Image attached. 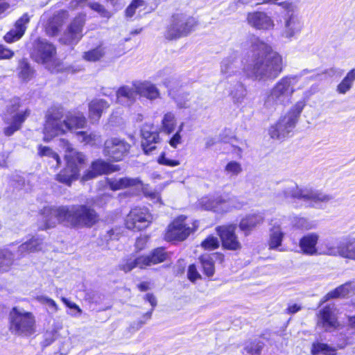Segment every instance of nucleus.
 <instances>
[{"mask_svg": "<svg viewBox=\"0 0 355 355\" xmlns=\"http://www.w3.org/2000/svg\"><path fill=\"white\" fill-rule=\"evenodd\" d=\"M39 229L44 230L54 227L58 222L72 227H90L99 219L96 211L89 206L76 205L59 207H46L40 216Z\"/></svg>", "mask_w": 355, "mask_h": 355, "instance_id": "obj_1", "label": "nucleus"}, {"mask_svg": "<svg viewBox=\"0 0 355 355\" xmlns=\"http://www.w3.org/2000/svg\"><path fill=\"white\" fill-rule=\"evenodd\" d=\"M252 63L244 69L249 77L257 80H274L282 71V57L272 46L255 37L251 42Z\"/></svg>", "mask_w": 355, "mask_h": 355, "instance_id": "obj_2", "label": "nucleus"}, {"mask_svg": "<svg viewBox=\"0 0 355 355\" xmlns=\"http://www.w3.org/2000/svg\"><path fill=\"white\" fill-rule=\"evenodd\" d=\"M64 118V110L61 107L52 108L46 115L44 128V140L49 141L53 137L83 128L86 124V119L81 113L70 114Z\"/></svg>", "mask_w": 355, "mask_h": 355, "instance_id": "obj_3", "label": "nucleus"}, {"mask_svg": "<svg viewBox=\"0 0 355 355\" xmlns=\"http://www.w3.org/2000/svg\"><path fill=\"white\" fill-rule=\"evenodd\" d=\"M297 76H286L279 79L263 98V107L268 112L288 104L295 92V86L298 82Z\"/></svg>", "mask_w": 355, "mask_h": 355, "instance_id": "obj_4", "label": "nucleus"}, {"mask_svg": "<svg viewBox=\"0 0 355 355\" xmlns=\"http://www.w3.org/2000/svg\"><path fill=\"white\" fill-rule=\"evenodd\" d=\"M279 196L286 200L298 199L306 202L311 207L318 208L322 203H327L333 196L309 187H299L294 182H288L282 187Z\"/></svg>", "mask_w": 355, "mask_h": 355, "instance_id": "obj_5", "label": "nucleus"}, {"mask_svg": "<svg viewBox=\"0 0 355 355\" xmlns=\"http://www.w3.org/2000/svg\"><path fill=\"white\" fill-rule=\"evenodd\" d=\"M60 145L65 148L67 166L56 175V180L67 186H71V183L78 178L85 157L73 149L67 140L61 139Z\"/></svg>", "mask_w": 355, "mask_h": 355, "instance_id": "obj_6", "label": "nucleus"}, {"mask_svg": "<svg viewBox=\"0 0 355 355\" xmlns=\"http://www.w3.org/2000/svg\"><path fill=\"white\" fill-rule=\"evenodd\" d=\"M9 330L13 335L29 336L35 332V318L31 312L13 307L9 313Z\"/></svg>", "mask_w": 355, "mask_h": 355, "instance_id": "obj_7", "label": "nucleus"}, {"mask_svg": "<svg viewBox=\"0 0 355 355\" xmlns=\"http://www.w3.org/2000/svg\"><path fill=\"white\" fill-rule=\"evenodd\" d=\"M304 105L305 103L303 101H298L285 115L281 116L277 122L269 129V135L271 138L283 139L288 137L295 127Z\"/></svg>", "mask_w": 355, "mask_h": 355, "instance_id": "obj_8", "label": "nucleus"}, {"mask_svg": "<svg viewBox=\"0 0 355 355\" xmlns=\"http://www.w3.org/2000/svg\"><path fill=\"white\" fill-rule=\"evenodd\" d=\"M196 25L194 18L183 14H177L173 16L170 25L165 32L167 40H176L189 34Z\"/></svg>", "mask_w": 355, "mask_h": 355, "instance_id": "obj_9", "label": "nucleus"}, {"mask_svg": "<svg viewBox=\"0 0 355 355\" xmlns=\"http://www.w3.org/2000/svg\"><path fill=\"white\" fill-rule=\"evenodd\" d=\"M278 4L288 11L284 17V28L281 35L288 40L296 37L302 30L303 23L299 16L294 12V6L288 1Z\"/></svg>", "mask_w": 355, "mask_h": 355, "instance_id": "obj_10", "label": "nucleus"}, {"mask_svg": "<svg viewBox=\"0 0 355 355\" xmlns=\"http://www.w3.org/2000/svg\"><path fill=\"white\" fill-rule=\"evenodd\" d=\"M130 148L131 145L125 139L113 137L105 141L103 153L108 159L119 162L128 155Z\"/></svg>", "mask_w": 355, "mask_h": 355, "instance_id": "obj_11", "label": "nucleus"}, {"mask_svg": "<svg viewBox=\"0 0 355 355\" xmlns=\"http://www.w3.org/2000/svg\"><path fill=\"white\" fill-rule=\"evenodd\" d=\"M186 217L179 216L168 226L165 234V239L167 241H184L191 233L195 231L198 226V222L195 221L190 226L185 223Z\"/></svg>", "mask_w": 355, "mask_h": 355, "instance_id": "obj_12", "label": "nucleus"}, {"mask_svg": "<svg viewBox=\"0 0 355 355\" xmlns=\"http://www.w3.org/2000/svg\"><path fill=\"white\" fill-rule=\"evenodd\" d=\"M153 221V216L145 207H135L127 215L125 225L128 229L142 230L148 227Z\"/></svg>", "mask_w": 355, "mask_h": 355, "instance_id": "obj_13", "label": "nucleus"}, {"mask_svg": "<svg viewBox=\"0 0 355 355\" xmlns=\"http://www.w3.org/2000/svg\"><path fill=\"white\" fill-rule=\"evenodd\" d=\"M56 49L46 40H38L34 44L33 58L38 63L44 64L47 67L50 63H55Z\"/></svg>", "mask_w": 355, "mask_h": 355, "instance_id": "obj_14", "label": "nucleus"}, {"mask_svg": "<svg viewBox=\"0 0 355 355\" xmlns=\"http://www.w3.org/2000/svg\"><path fill=\"white\" fill-rule=\"evenodd\" d=\"M236 229V225L234 224L216 227V232L220 236L222 246L225 249L237 250L241 248V244L235 234Z\"/></svg>", "mask_w": 355, "mask_h": 355, "instance_id": "obj_15", "label": "nucleus"}, {"mask_svg": "<svg viewBox=\"0 0 355 355\" xmlns=\"http://www.w3.org/2000/svg\"><path fill=\"white\" fill-rule=\"evenodd\" d=\"M85 24V15L80 14L77 15L60 39L65 44H77L83 37V29Z\"/></svg>", "mask_w": 355, "mask_h": 355, "instance_id": "obj_16", "label": "nucleus"}, {"mask_svg": "<svg viewBox=\"0 0 355 355\" xmlns=\"http://www.w3.org/2000/svg\"><path fill=\"white\" fill-rule=\"evenodd\" d=\"M19 107V99H14L12 104L8 107L7 112L12 116L10 125L4 129V133L6 136H10L17 131L21 128L22 123L30 115V110H26L23 112H17Z\"/></svg>", "mask_w": 355, "mask_h": 355, "instance_id": "obj_17", "label": "nucleus"}, {"mask_svg": "<svg viewBox=\"0 0 355 355\" xmlns=\"http://www.w3.org/2000/svg\"><path fill=\"white\" fill-rule=\"evenodd\" d=\"M248 24L258 30L269 31L275 27L272 19L264 12H253L248 15Z\"/></svg>", "mask_w": 355, "mask_h": 355, "instance_id": "obj_18", "label": "nucleus"}, {"mask_svg": "<svg viewBox=\"0 0 355 355\" xmlns=\"http://www.w3.org/2000/svg\"><path fill=\"white\" fill-rule=\"evenodd\" d=\"M318 327L325 331L334 329L337 324V319L334 312V305L329 304L321 309L318 315Z\"/></svg>", "mask_w": 355, "mask_h": 355, "instance_id": "obj_19", "label": "nucleus"}, {"mask_svg": "<svg viewBox=\"0 0 355 355\" xmlns=\"http://www.w3.org/2000/svg\"><path fill=\"white\" fill-rule=\"evenodd\" d=\"M232 201L223 199L222 197L216 198H203L200 200L201 206L206 210H211L217 213L226 212L230 210Z\"/></svg>", "mask_w": 355, "mask_h": 355, "instance_id": "obj_20", "label": "nucleus"}, {"mask_svg": "<svg viewBox=\"0 0 355 355\" xmlns=\"http://www.w3.org/2000/svg\"><path fill=\"white\" fill-rule=\"evenodd\" d=\"M137 83L132 86L123 85L116 91V100L119 103L124 106H130L137 98Z\"/></svg>", "mask_w": 355, "mask_h": 355, "instance_id": "obj_21", "label": "nucleus"}, {"mask_svg": "<svg viewBox=\"0 0 355 355\" xmlns=\"http://www.w3.org/2000/svg\"><path fill=\"white\" fill-rule=\"evenodd\" d=\"M150 129L148 126H144L141 129V146L147 155L150 154L156 148V144L159 142V134Z\"/></svg>", "mask_w": 355, "mask_h": 355, "instance_id": "obj_22", "label": "nucleus"}, {"mask_svg": "<svg viewBox=\"0 0 355 355\" xmlns=\"http://www.w3.org/2000/svg\"><path fill=\"white\" fill-rule=\"evenodd\" d=\"M30 18L27 13L24 14L16 22L15 26L4 36L7 42H13L19 40L24 34L26 25L29 23Z\"/></svg>", "mask_w": 355, "mask_h": 355, "instance_id": "obj_23", "label": "nucleus"}, {"mask_svg": "<svg viewBox=\"0 0 355 355\" xmlns=\"http://www.w3.org/2000/svg\"><path fill=\"white\" fill-rule=\"evenodd\" d=\"M68 12L65 10L57 12L49 21L46 26V34L49 36L58 35L64 21L68 18Z\"/></svg>", "mask_w": 355, "mask_h": 355, "instance_id": "obj_24", "label": "nucleus"}, {"mask_svg": "<svg viewBox=\"0 0 355 355\" xmlns=\"http://www.w3.org/2000/svg\"><path fill=\"white\" fill-rule=\"evenodd\" d=\"M43 245V238L40 236H33L19 246L17 253L19 257H24L28 253L42 250Z\"/></svg>", "mask_w": 355, "mask_h": 355, "instance_id": "obj_25", "label": "nucleus"}, {"mask_svg": "<svg viewBox=\"0 0 355 355\" xmlns=\"http://www.w3.org/2000/svg\"><path fill=\"white\" fill-rule=\"evenodd\" d=\"M319 236L316 233H309L300 240L299 245L302 252L307 255L318 254L316 245Z\"/></svg>", "mask_w": 355, "mask_h": 355, "instance_id": "obj_26", "label": "nucleus"}, {"mask_svg": "<svg viewBox=\"0 0 355 355\" xmlns=\"http://www.w3.org/2000/svg\"><path fill=\"white\" fill-rule=\"evenodd\" d=\"M107 184L112 190L117 191L129 187H135L137 189L139 186L141 185V181L139 178L124 177L108 179Z\"/></svg>", "mask_w": 355, "mask_h": 355, "instance_id": "obj_27", "label": "nucleus"}, {"mask_svg": "<svg viewBox=\"0 0 355 355\" xmlns=\"http://www.w3.org/2000/svg\"><path fill=\"white\" fill-rule=\"evenodd\" d=\"M240 68V61L235 56H230L224 58L220 63V73L229 78L236 74Z\"/></svg>", "mask_w": 355, "mask_h": 355, "instance_id": "obj_28", "label": "nucleus"}, {"mask_svg": "<svg viewBox=\"0 0 355 355\" xmlns=\"http://www.w3.org/2000/svg\"><path fill=\"white\" fill-rule=\"evenodd\" d=\"M263 220V217L260 214H249L241 219L239 228L245 235H248L254 228L261 224Z\"/></svg>", "mask_w": 355, "mask_h": 355, "instance_id": "obj_29", "label": "nucleus"}, {"mask_svg": "<svg viewBox=\"0 0 355 355\" xmlns=\"http://www.w3.org/2000/svg\"><path fill=\"white\" fill-rule=\"evenodd\" d=\"M110 107V104L103 99H94L89 104V116L93 123L101 118L103 112Z\"/></svg>", "mask_w": 355, "mask_h": 355, "instance_id": "obj_30", "label": "nucleus"}, {"mask_svg": "<svg viewBox=\"0 0 355 355\" xmlns=\"http://www.w3.org/2000/svg\"><path fill=\"white\" fill-rule=\"evenodd\" d=\"M354 286L350 282H347L334 291L329 292L322 300V303L325 302L329 299L337 297H345L354 292Z\"/></svg>", "mask_w": 355, "mask_h": 355, "instance_id": "obj_31", "label": "nucleus"}, {"mask_svg": "<svg viewBox=\"0 0 355 355\" xmlns=\"http://www.w3.org/2000/svg\"><path fill=\"white\" fill-rule=\"evenodd\" d=\"M137 92L139 96L149 100H155L159 97V92L156 86L149 82L137 83Z\"/></svg>", "mask_w": 355, "mask_h": 355, "instance_id": "obj_32", "label": "nucleus"}, {"mask_svg": "<svg viewBox=\"0 0 355 355\" xmlns=\"http://www.w3.org/2000/svg\"><path fill=\"white\" fill-rule=\"evenodd\" d=\"M319 254L322 255H328V256H341V249H342V241L339 242L336 245L331 241L326 240L323 243H322L320 245Z\"/></svg>", "mask_w": 355, "mask_h": 355, "instance_id": "obj_33", "label": "nucleus"}, {"mask_svg": "<svg viewBox=\"0 0 355 355\" xmlns=\"http://www.w3.org/2000/svg\"><path fill=\"white\" fill-rule=\"evenodd\" d=\"M143 257L146 259L145 263L147 267L164 261L167 259L168 254L164 248H158L155 249L148 256H143Z\"/></svg>", "mask_w": 355, "mask_h": 355, "instance_id": "obj_34", "label": "nucleus"}, {"mask_svg": "<svg viewBox=\"0 0 355 355\" xmlns=\"http://www.w3.org/2000/svg\"><path fill=\"white\" fill-rule=\"evenodd\" d=\"M145 261H146V259H144L143 256L136 259L130 258L123 260V261L119 266V268L121 270H123L125 272H130L136 267L143 269L146 267Z\"/></svg>", "mask_w": 355, "mask_h": 355, "instance_id": "obj_35", "label": "nucleus"}, {"mask_svg": "<svg viewBox=\"0 0 355 355\" xmlns=\"http://www.w3.org/2000/svg\"><path fill=\"white\" fill-rule=\"evenodd\" d=\"M284 233L279 226H274L270 231L269 249L277 250L282 245Z\"/></svg>", "mask_w": 355, "mask_h": 355, "instance_id": "obj_36", "label": "nucleus"}, {"mask_svg": "<svg viewBox=\"0 0 355 355\" xmlns=\"http://www.w3.org/2000/svg\"><path fill=\"white\" fill-rule=\"evenodd\" d=\"M18 74L19 78L23 81L27 82L31 80L35 73L34 69L26 59L21 60L18 65Z\"/></svg>", "mask_w": 355, "mask_h": 355, "instance_id": "obj_37", "label": "nucleus"}, {"mask_svg": "<svg viewBox=\"0 0 355 355\" xmlns=\"http://www.w3.org/2000/svg\"><path fill=\"white\" fill-rule=\"evenodd\" d=\"M355 81V69L350 70L343 78V80L338 84L336 88L337 92L340 94H345L352 87L353 83Z\"/></svg>", "mask_w": 355, "mask_h": 355, "instance_id": "obj_38", "label": "nucleus"}, {"mask_svg": "<svg viewBox=\"0 0 355 355\" xmlns=\"http://www.w3.org/2000/svg\"><path fill=\"white\" fill-rule=\"evenodd\" d=\"M290 220L293 227L302 230H309L315 227L313 221L304 217L293 216L290 218Z\"/></svg>", "mask_w": 355, "mask_h": 355, "instance_id": "obj_39", "label": "nucleus"}, {"mask_svg": "<svg viewBox=\"0 0 355 355\" xmlns=\"http://www.w3.org/2000/svg\"><path fill=\"white\" fill-rule=\"evenodd\" d=\"M340 257L355 261V238L342 241Z\"/></svg>", "mask_w": 355, "mask_h": 355, "instance_id": "obj_40", "label": "nucleus"}, {"mask_svg": "<svg viewBox=\"0 0 355 355\" xmlns=\"http://www.w3.org/2000/svg\"><path fill=\"white\" fill-rule=\"evenodd\" d=\"M247 92L244 85L240 83H236L230 92L234 103H241L245 96Z\"/></svg>", "mask_w": 355, "mask_h": 355, "instance_id": "obj_41", "label": "nucleus"}, {"mask_svg": "<svg viewBox=\"0 0 355 355\" xmlns=\"http://www.w3.org/2000/svg\"><path fill=\"white\" fill-rule=\"evenodd\" d=\"M105 54V48L102 46H98L95 49L85 52L83 58L88 62H96L103 58Z\"/></svg>", "mask_w": 355, "mask_h": 355, "instance_id": "obj_42", "label": "nucleus"}, {"mask_svg": "<svg viewBox=\"0 0 355 355\" xmlns=\"http://www.w3.org/2000/svg\"><path fill=\"white\" fill-rule=\"evenodd\" d=\"M14 260L12 253L7 250H0V271L9 270Z\"/></svg>", "mask_w": 355, "mask_h": 355, "instance_id": "obj_43", "label": "nucleus"}, {"mask_svg": "<svg viewBox=\"0 0 355 355\" xmlns=\"http://www.w3.org/2000/svg\"><path fill=\"white\" fill-rule=\"evenodd\" d=\"M176 119L174 114L172 112L165 114L162 119V130L167 134H171L174 131Z\"/></svg>", "mask_w": 355, "mask_h": 355, "instance_id": "obj_44", "label": "nucleus"}, {"mask_svg": "<svg viewBox=\"0 0 355 355\" xmlns=\"http://www.w3.org/2000/svg\"><path fill=\"white\" fill-rule=\"evenodd\" d=\"M38 155L41 157L52 158L56 163L55 168H58L60 166L61 160L59 155L49 147L40 145Z\"/></svg>", "mask_w": 355, "mask_h": 355, "instance_id": "obj_45", "label": "nucleus"}, {"mask_svg": "<svg viewBox=\"0 0 355 355\" xmlns=\"http://www.w3.org/2000/svg\"><path fill=\"white\" fill-rule=\"evenodd\" d=\"M200 261L204 270L205 274L207 277H212L214 274V263L209 254H204L200 257Z\"/></svg>", "mask_w": 355, "mask_h": 355, "instance_id": "obj_46", "label": "nucleus"}, {"mask_svg": "<svg viewBox=\"0 0 355 355\" xmlns=\"http://www.w3.org/2000/svg\"><path fill=\"white\" fill-rule=\"evenodd\" d=\"M243 171L241 164L236 161L229 162L224 168V172L230 177L238 176Z\"/></svg>", "mask_w": 355, "mask_h": 355, "instance_id": "obj_47", "label": "nucleus"}, {"mask_svg": "<svg viewBox=\"0 0 355 355\" xmlns=\"http://www.w3.org/2000/svg\"><path fill=\"white\" fill-rule=\"evenodd\" d=\"M92 168L98 175L109 173L113 171L111 164L101 159L94 162L92 164Z\"/></svg>", "mask_w": 355, "mask_h": 355, "instance_id": "obj_48", "label": "nucleus"}, {"mask_svg": "<svg viewBox=\"0 0 355 355\" xmlns=\"http://www.w3.org/2000/svg\"><path fill=\"white\" fill-rule=\"evenodd\" d=\"M37 300L40 304L46 306V309L49 314H54L58 311V306L53 299L41 295L37 297Z\"/></svg>", "mask_w": 355, "mask_h": 355, "instance_id": "obj_49", "label": "nucleus"}, {"mask_svg": "<svg viewBox=\"0 0 355 355\" xmlns=\"http://www.w3.org/2000/svg\"><path fill=\"white\" fill-rule=\"evenodd\" d=\"M311 353L313 355H318L322 354L324 355H336L335 351L332 349L327 344L313 343L312 345Z\"/></svg>", "mask_w": 355, "mask_h": 355, "instance_id": "obj_50", "label": "nucleus"}, {"mask_svg": "<svg viewBox=\"0 0 355 355\" xmlns=\"http://www.w3.org/2000/svg\"><path fill=\"white\" fill-rule=\"evenodd\" d=\"M77 136L80 141L85 143V144L93 145L98 139L100 136L96 133L87 132H78Z\"/></svg>", "mask_w": 355, "mask_h": 355, "instance_id": "obj_51", "label": "nucleus"}, {"mask_svg": "<svg viewBox=\"0 0 355 355\" xmlns=\"http://www.w3.org/2000/svg\"><path fill=\"white\" fill-rule=\"evenodd\" d=\"M220 245V241L217 237L212 235L209 236L202 243L201 246L207 250H213L218 248Z\"/></svg>", "mask_w": 355, "mask_h": 355, "instance_id": "obj_52", "label": "nucleus"}, {"mask_svg": "<svg viewBox=\"0 0 355 355\" xmlns=\"http://www.w3.org/2000/svg\"><path fill=\"white\" fill-rule=\"evenodd\" d=\"M137 189H141L145 196L149 198L150 200L159 202L161 200L159 193L151 189L148 184H144L141 182V185L139 186Z\"/></svg>", "mask_w": 355, "mask_h": 355, "instance_id": "obj_53", "label": "nucleus"}, {"mask_svg": "<svg viewBox=\"0 0 355 355\" xmlns=\"http://www.w3.org/2000/svg\"><path fill=\"white\" fill-rule=\"evenodd\" d=\"M174 98L179 108H187L189 107V94L183 93Z\"/></svg>", "mask_w": 355, "mask_h": 355, "instance_id": "obj_54", "label": "nucleus"}, {"mask_svg": "<svg viewBox=\"0 0 355 355\" xmlns=\"http://www.w3.org/2000/svg\"><path fill=\"white\" fill-rule=\"evenodd\" d=\"M143 0H133L130 5L127 8L125 12L128 17H132L137 8L144 6Z\"/></svg>", "mask_w": 355, "mask_h": 355, "instance_id": "obj_55", "label": "nucleus"}, {"mask_svg": "<svg viewBox=\"0 0 355 355\" xmlns=\"http://www.w3.org/2000/svg\"><path fill=\"white\" fill-rule=\"evenodd\" d=\"M245 349L247 351L248 353L250 354H258L262 349V345L260 344L259 343H251L249 345H246Z\"/></svg>", "mask_w": 355, "mask_h": 355, "instance_id": "obj_56", "label": "nucleus"}, {"mask_svg": "<svg viewBox=\"0 0 355 355\" xmlns=\"http://www.w3.org/2000/svg\"><path fill=\"white\" fill-rule=\"evenodd\" d=\"M187 276L189 280L191 282H194L195 280L199 279L200 277V274L197 271L196 267L195 265L189 266L188 268Z\"/></svg>", "mask_w": 355, "mask_h": 355, "instance_id": "obj_57", "label": "nucleus"}, {"mask_svg": "<svg viewBox=\"0 0 355 355\" xmlns=\"http://www.w3.org/2000/svg\"><path fill=\"white\" fill-rule=\"evenodd\" d=\"M158 162L161 164L169 166H176L180 164V162L177 160L169 159L165 157L164 153H162V155L159 157Z\"/></svg>", "mask_w": 355, "mask_h": 355, "instance_id": "obj_58", "label": "nucleus"}, {"mask_svg": "<svg viewBox=\"0 0 355 355\" xmlns=\"http://www.w3.org/2000/svg\"><path fill=\"white\" fill-rule=\"evenodd\" d=\"M148 241V236L147 235H141L137 238L135 242V247L138 250H141L144 248L146 244Z\"/></svg>", "mask_w": 355, "mask_h": 355, "instance_id": "obj_59", "label": "nucleus"}, {"mask_svg": "<svg viewBox=\"0 0 355 355\" xmlns=\"http://www.w3.org/2000/svg\"><path fill=\"white\" fill-rule=\"evenodd\" d=\"M13 55L14 53L11 50L6 48L3 45H0V60L9 59L12 58Z\"/></svg>", "mask_w": 355, "mask_h": 355, "instance_id": "obj_60", "label": "nucleus"}, {"mask_svg": "<svg viewBox=\"0 0 355 355\" xmlns=\"http://www.w3.org/2000/svg\"><path fill=\"white\" fill-rule=\"evenodd\" d=\"M91 8H92V10L98 12L101 15H103L104 17L107 16L106 14L107 13V11L105 10V8H104L103 6H102V5L99 4V3H92L91 5Z\"/></svg>", "mask_w": 355, "mask_h": 355, "instance_id": "obj_61", "label": "nucleus"}, {"mask_svg": "<svg viewBox=\"0 0 355 355\" xmlns=\"http://www.w3.org/2000/svg\"><path fill=\"white\" fill-rule=\"evenodd\" d=\"M324 73L327 74L329 77H334V76H340L342 74V71L338 68H330L324 72Z\"/></svg>", "mask_w": 355, "mask_h": 355, "instance_id": "obj_62", "label": "nucleus"}, {"mask_svg": "<svg viewBox=\"0 0 355 355\" xmlns=\"http://www.w3.org/2000/svg\"><path fill=\"white\" fill-rule=\"evenodd\" d=\"M98 175L96 173V171L91 167V169L87 171L82 177L83 181H87L95 178Z\"/></svg>", "mask_w": 355, "mask_h": 355, "instance_id": "obj_63", "label": "nucleus"}, {"mask_svg": "<svg viewBox=\"0 0 355 355\" xmlns=\"http://www.w3.org/2000/svg\"><path fill=\"white\" fill-rule=\"evenodd\" d=\"M181 141L182 138L180 134H179V132H176L171 139L169 143L172 147L176 148L177 146L181 143Z\"/></svg>", "mask_w": 355, "mask_h": 355, "instance_id": "obj_64", "label": "nucleus"}]
</instances>
